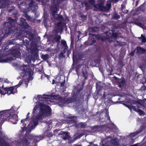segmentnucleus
<instances>
[{
    "label": "nucleus",
    "instance_id": "nucleus-51",
    "mask_svg": "<svg viewBox=\"0 0 146 146\" xmlns=\"http://www.w3.org/2000/svg\"><path fill=\"white\" fill-rule=\"evenodd\" d=\"M136 49H135L133 51H131L130 53V54L132 56H133L134 55V53L135 52Z\"/></svg>",
    "mask_w": 146,
    "mask_h": 146
},
{
    "label": "nucleus",
    "instance_id": "nucleus-26",
    "mask_svg": "<svg viewBox=\"0 0 146 146\" xmlns=\"http://www.w3.org/2000/svg\"><path fill=\"white\" fill-rule=\"evenodd\" d=\"M78 125L81 128H85L86 127V125L85 123L80 122L79 123Z\"/></svg>",
    "mask_w": 146,
    "mask_h": 146
},
{
    "label": "nucleus",
    "instance_id": "nucleus-32",
    "mask_svg": "<svg viewBox=\"0 0 146 146\" xmlns=\"http://www.w3.org/2000/svg\"><path fill=\"white\" fill-rule=\"evenodd\" d=\"M118 36V34L115 33H113L111 36V38H116Z\"/></svg>",
    "mask_w": 146,
    "mask_h": 146
},
{
    "label": "nucleus",
    "instance_id": "nucleus-53",
    "mask_svg": "<svg viewBox=\"0 0 146 146\" xmlns=\"http://www.w3.org/2000/svg\"><path fill=\"white\" fill-rule=\"evenodd\" d=\"M94 62L96 64H99L100 63V61L98 59L95 60L94 61Z\"/></svg>",
    "mask_w": 146,
    "mask_h": 146
},
{
    "label": "nucleus",
    "instance_id": "nucleus-62",
    "mask_svg": "<svg viewBox=\"0 0 146 146\" xmlns=\"http://www.w3.org/2000/svg\"><path fill=\"white\" fill-rule=\"evenodd\" d=\"M37 48L35 47H34L33 48V49L32 50V51H36V50H37Z\"/></svg>",
    "mask_w": 146,
    "mask_h": 146
},
{
    "label": "nucleus",
    "instance_id": "nucleus-56",
    "mask_svg": "<svg viewBox=\"0 0 146 146\" xmlns=\"http://www.w3.org/2000/svg\"><path fill=\"white\" fill-rule=\"evenodd\" d=\"M116 139H112L110 141L111 143H113L115 142Z\"/></svg>",
    "mask_w": 146,
    "mask_h": 146
},
{
    "label": "nucleus",
    "instance_id": "nucleus-35",
    "mask_svg": "<svg viewBox=\"0 0 146 146\" xmlns=\"http://www.w3.org/2000/svg\"><path fill=\"white\" fill-rule=\"evenodd\" d=\"M141 39H142V43L146 42V38L142 34L141 35Z\"/></svg>",
    "mask_w": 146,
    "mask_h": 146
},
{
    "label": "nucleus",
    "instance_id": "nucleus-39",
    "mask_svg": "<svg viewBox=\"0 0 146 146\" xmlns=\"http://www.w3.org/2000/svg\"><path fill=\"white\" fill-rule=\"evenodd\" d=\"M100 82H98L96 83V88L97 89L99 88V89H100L101 88V86H100Z\"/></svg>",
    "mask_w": 146,
    "mask_h": 146
},
{
    "label": "nucleus",
    "instance_id": "nucleus-16",
    "mask_svg": "<svg viewBox=\"0 0 146 146\" xmlns=\"http://www.w3.org/2000/svg\"><path fill=\"white\" fill-rule=\"evenodd\" d=\"M30 114L29 113H28L27 115V118L25 119H22L21 121V123H23V127H21L22 128V130L24 131L25 129V128L26 127L25 126H26V124L25 123V122L26 121L27 119L29 117H28V115Z\"/></svg>",
    "mask_w": 146,
    "mask_h": 146
},
{
    "label": "nucleus",
    "instance_id": "nucleus-45",
    "mask_svg": "<svg viewBox=\"0 0 146 146\" xmlns=\"http://www.w3.org/2000/svg\"><path fill=\"white\" fill-rule=\"evenodd\" d=\"M9 45H11L14 44V41L12 40H10L9 41L8 43Z\"/></svg>",
    "mask_w": 146,
    "mask_h": 146
},
{
    "label": "nucleus",
    "instance_id": "nucleus-10",
    "mask_svg": "<svg viewBox=\"0 0 146 146\" xmlns=\"http://www.w3.org/2000/svg\"><path fill=\"white\" fill-rule=\"evenodd\" d=\"M34 2L33 0H31L30 3L29 4L28 9L29 11H32L33 12H36L38 8L37 5H34Z\"/></svg>",
    "mask_w": 146,
    "mask_h": 146
},
{
    "label": "nucleus",
    "instance_id": "nucleus-44",
    "mask_svg": "<svg viewBox=\"0 0 146 146\" xmlns=\"http://www.w3.org/2000/svg\"><path fill=\"white\" fill-rule=\"evenodd\" d=\"M132 109H133L134 111H135L136 112L137 110V109L136 108V106L133 105H132L131 107V110Z\"/></svg>",
    "mask_w": 146,
    "mask_h": 146
},
{
    "label": "nucleus",
    "instance_id": "nucleus-9",
    "mask_svg": "<svg viewBox=\"0 0 146 146\" xmlns=\"http://www.w3.org/2000/svg\"><path fill=\"white\" fill-rule=\"evenodd\" d=\"M59 5H58V3L56 2V0H51V5L50 6V9L52 12L53 15H55L57 13V11L58 10L57 9Z\"/></svg>",
    "mask_w": 146,
    "mask_h": 146
},
{
    "label": "nucleus",
    "instance_id": "nucleus-29",
    "mask_svg": "<svg viewBox=\"0 0 146 146\" xmlns=\"http://www.w3.org/2000/svg\"><path fill=\"white\" fill-rule=\"evenodd\" d=\"M126 4V2L125 1H124V2H123V3L121 5V10L122 11H123V10L124 9L126 8L125 5Z\"/></svg>",
    "mask_w": 146,
    "mask_h": 146
},
{
    "label": "nucleus",
    "instance_id": "nucleus-59",
    "mask_svg": "<svg viewBox=\"0 0 146 146\" xmlns=\"http://www.w3.org/2000/svg\"><path fill=\"white\" fill-rule=\"evenodd\" d=\"M47 136L48 137H51L53 136V135L51 133H50L47 134Z\"/></svg>",
    "mask_w": 146,
    "mask_h": 146
},
{
    "label": "nucleus",
    "instance_id": "nucleus-1",
    "mask_svg": "<svg viewBox=\"0 0 146 146\" xmlns=\"http://www.w3.org/2000/svg\"><path fill=\"white\" fill-rule=\"evenodd\" d=\"M8 20L9 22L5 24V27L3 31L5 33L4 36H7L10 33H13L16 36L17 39L22 40L23 44L26 46L29 44L31 39L28 38L27 39H25L26 37L23 35V32L29 27L26 19L23 18H21L20 24L17 27L16 20L11 17H9Z\"/></svg>",
    "mask_w": 146,
    "mask_h": 146
},
{
    "label": "nucleus",
    "instance_id": "nucleus-60",
    "mask_svg": "<svg viewBox=\"0 0 146 146\" xmlns=\"http://www.w3.org/2000/svg\"><path fill=\"white\" fill-rule=\"evenodd\" d=\"M125 80H122L120 82V83H121V84H124L125 83Z\"/></svg>",
    "mask_w": 146,
    "mask_h": 146
},
{
    "label": "nucleus",
    "instance_id": "nucleus-43",
    "mask_svg": "<svg viewBox=\"0 0 146 146\" xmlns=\"http://www.w3.org/2000/svg\"><path fill=\"white\" fill-rule=\"evenodd\" d=\"M84 135V134L83 133H81L79 134H78L77 135V136L76 137V139H79L81 137L83 136Z\"/></svg>",
    "mask_w": 146,
    "mask_h": 146
},
{
    "label": "nucleus",
    "instance_id": "nucleus-17",
    "mask_svg": "<svg viewBox=\"0 0 146 146\" xmlns=\"http://www.w3.org/2000/svg\"><path fill=\"white\" fill-rule=\"evenodd\" d=\"M82 76L84 77V80L86 81L88 79V73L86 70L84 71L83 70L82 71Z\"/></svg>",
    "mask_w": 146,
    "mask_h": 146
},
{
    "label": "nucleus",
    "instance_id": "nucleus-37",
    "mask_svg": "<svg viewBox=\"0 0 146 146\" xmlns=\"http://www.w3.org/2000/svg\"><path fill=\"white\" fill-rule=\"evenodd\" d=\"M63 23L61 21H60L59 22L57 23L56 26L58 27H60L62 26Z\"/></svg>",
    "mask_w": 146,
    "mask_h": 146
},
{
    "label": "nucleus",
    "instance_id": "nucleus-28",
    "mask_svg": "<svg viewBox=\"0 0 146 146\" xmlns=\"http://www.w3.org/2000/svg\"><path fill=\"white\" fill-rule=\"evenodd\" d=\"M145 5L144 4V3L141 5L139 7H137V9L139 11H143L144 8V7Z\"/></svg>",
    "mask_w": 146,
    "mask_h": 146
},
{
    "label": "nucleus",
    "instance_id": "nucleus-42",
    "mask_svg": "<svg viewBox=\"0 0 146 146\" xmlns=\"http://www.w3.org/2000/svg\"><path fill=\"white\" fill-rule=\"evenodd\" d=\"M88 2L90 3L91 5H95V0H88Z\"/></svg>",
    "mask_w": 146,
    "mask_h": 146
},
{
    "label": "nucleus",
    "instance_id": "nucleus-11",
    "mask_svg": "<svg viewBox=\"0 0 146 146\" xmlns=\"http://www.w3.org/2000/svg\"><path fill=\"white\" fill-rule=\"evenodd\" d=\"M144 129V127L143 126H141V127L139 130H137L136 132L131 133L130 134L129 136L132 139V141L131 142L132 143H133L134 142V139H133V138L141 132Z\"/></svg>",
    "mask_w": 146,
    "mask_h": 146
},
{
    "label": "nucleus",
    "instance_id": "nucleus-21",
    "mask_svg": "<svg viewBox=\"0 0 146 146\" xmlns=\"http://www.w3.org/2000/svg\"><path fill=\"white\" fill-rule=\"evenodd\" d=\"M120 18V15L116 12H115L113 15L112 18L114 19L117 20Z\"/></svg>",
    "mask_w": 146,
    "mask_h": 146
},
{
    "label": "nucleus",
    "instance_id": "nucleus-19",
    "mask_svg": "<svg viewBox=\"0 0 146 146\" xmlns=\"http://www.w3.org/2000/svg\"><path fill=\"white\" fill-rule=\"evenodd\" d=\"M61 38V37L60 35H57V36H55L53 38L52 42L53 43H55L57 42H59Z\"/></svg>",
    "mask_w": 146,
    "mask_h": 146
},
{
    "label": "nucleus",
    "instance_id": "nucleus-47",
    "mask_svg": "<svg viewBox=\"0 0 146 146\" xmlns=\"http://www.w3.org/2000/svg\"><path fill=\"white\" fill-rule=\"evenodd\" d=\"M64 0H56V2L58 3V5H59Z\"/></svg>",
    "mask_w": 146,
    "mask_h": 146
},
{
    "label": "nucleus",
    "instance_id": "nucleus-6",
    "mask_svg": "<svg viewBox=\"0 0 146 146\" xmlns=\"http://www.w3.org/2000/svg\"><path fill=\"white\" fill-rule=\"evenodd\" d=\"M105 2V0H98L97 3L94 5L93 10L104 12L108 11L111 7V5L110 3H107L105 6L104 5Z\"/></svg>",
    "mask_w": 146,
    "mask_h": 146
},
{
    "label": "nucleus",
    "instance_id": "nucleus-61",
    "mask_svg": "<svg viewBox=\"0 0 146 146\" xmlns=\"http://www.w3.org/2000/svg\"><path fill=\"white\" fill-rule=\"evenodd\" d=\"M123 13L125 14H127L128 12V11L127 10H126L125 11H122Z\"/></svg>",
    "mask_w": 146,
    "mask_h": 146
},
{
    "label": "nucleus",
    "instance_id": "nucleus-58",
    "mask_svg": "<svg viewBox=\"0 0 146 146\" xmlns=\"http://www.w3.org/2000/svg\"><path fill=\"white\" fill-rule=\"evenodd\" d=\"M88 35H89V36H90L93 37V36H95V34H92L90 33H89Z\"/></svg>",
    "mask_w": 146,
    "mask_h": 146
},
{
    "label": "nucleus",
    "instance_id": "nucleus-13",
    "mask_svg": "<svg viewBox=\"0 0 146 146\" xmlns=\"http://www.w3.org/2000/svg\"><path fill=\"white\" fill-rule=\"evenodd\" d=\"M68 133H69L68 131H61L59 133L58 135H62V138L64 140H66L70 137Z\"/></svg>",
    "mask_w": 146,
    "mask_h": 146
},
{
    "label": "nucleus",
    "instance_id": "nucleus-27",
    "mask_svg": "<svg viewBox=\"0 0 146 146\" xmlns=\"http://www.w3.org/2000/svg\"><path fill=\"white\" fill-rule=\"evenodd\" d=\"M28 138L30 140H33L34 141V140L36 139V136H34L31 135H29Z\"/></svg>",
    "mask_w": 146,
    "mask_h": 146
},
{
    "label": "nucleus",
    "instance_id": "nucleus-64",
    "mask_svg": "<svg viewBox=\"0 0 146 146\" xmlns=\"http://www.w3.org/2000/svg\"><path fill=\"white\" fill-rule=\"evenodd\" d=\"M129 146H138V145L137 144H135L134 145H130Z\"/></svg>",
    "mask_w": 146,
    "mask_h": 146
},
{
    "label": "nucleus",
    "instance_id": "nucleus-7",
    "mask_svg": "<svg viewBox=\"0 0 146 146\" xmlns=\"http://www.w3.org/2000/svg\"><path fill=\"white\" fill-rule=\"evenodd\" d=\"M23 80H21L19 81V83L17 85L13 86H11L9 87H6L4 88V85L3 84L1 88H3V89L5 91V94H3L2 92V94L4 95L6 94H7L8 95H10L11 94H14L15 93H17V88L20 86L23 83Z\"/></svg>",
    "mask_w": 146,
    "mask_h": 146
},
{
    "label": "nucleus",
    "instance_id": "nucleus-3",
    "mask_svg": "<svg viewBox=\"0 0 146 146\" xmlns=\"http://www.w3.org/2000/svg\"><path fill=\"white\" fill-rule=\"evenodd\" d=\"M83 88H80L78 89L76 92H74L72 97L67 98L66 96L61 97L59 95L54 96L56 97V99L58 101V105L61 107L64 106V104H68L72 103L79 102L81 99L83 98L84 96H82L81 92Z\"/></svg>",
    "mask_w": 146,
    "mask_h": 146
},
{
    "label": "nucleus",
    "instance_id": "nucleus-2",
    "mask_svg": "<svg viewBox=\"0 0 146 146\" xmlns=\"http://www.w3.org/2000/svg\"><path fill=\"white\" fill-rule=\"evenodd\" d=\"M40 110L37 115L34 118L33 122L34 125H37L38 121L42 120L45 117L48 116L51 114V109L50 106L40 103L34 108L33 113H35L38 108Z\"/></svg>",
    "mask_w": 146,
    "mask_h": 146
},
{
    "label": "nucleus",
    "instance_id": "nucleus-55",
    "mask_svg": "<svg viewBox=\"0 0 146 146\" xmlns=\"http://www.w3.org/2000/svg\"><path fill=\"white\" fill-rule=\"evenodd\" d=\"M54 31L56 33V34H57L59 32V29L58 28H56Z\"/></svg>",
    "mask_w": 146,
    "mask_h": 146
},
{
    "label": "nucleus",
    "instance_id": "nucleus-57",
    "mask_svg": "<svg viewBox=\"0 0 146 146\" xmlns=\"http://www.w3.org/2000/svg\"><path fill=\"white\" fill-rule=\"evenodd\" d=\"M105 92L104 93V94L103 95V96H102V99H106V95L105 94Z\"/></svg>",
    "mask_w": 146,
    "mask_h": 146
},
{
    "label": "nucleus",
    "instance_id": "nucleus-12",
    "mask_svg": "<svg viewBox=\"0 0 146 146\" xmlns=\"http://www.w3.org/2000/svg\"><path fill=\"white\" fill-rule=\"evenodd\" d=\"M18 142L23 146H30V143L29 142L28 140L26 138L20 139L19 140Z\"/></svg>",
    "mask_w": 146,
    "mask_h": 146
},
{
    "label": "nucleus",
    "instance_id": "nucleus-40",
    "mask_svg": "<svg viewBox=\"0 0 146 146\" xmlns=\"http://www.w3.org/2000/svg\"><path fill=\"white\" fill-rule=\"evenodd\" d=\"M76 117L75 116H72L71 114H69L67 116V118L68 119H73L76 118Z\"/></svg>",
    "mask_w": 146,
    "mask_h": 146
},
{
    "label": "nucleus",
    "instance_id": "nucleus-4",
    "mask_svg": "<svg viewBox=\"0 0 146 146\" xmlns=\"http://www.w3.org/2000/svg\"><path fill=\"white\" fill-rule=\"evenodd\" d=\"M15 106H12L11 109L2 111H0V137L3 136V132L1 129L2 125L4 123L5 121L8 120L14 124H16L18 121V116L16 114H14L15 110H14Z\"/></svg>",
    "mask_w": 146,
    "mask_h": 146
},
{
    "label": "nucleus",
    "instance_id": "nucleus-23",
    "mask_svg": "<svg viewBox=\"0 0 146 146\" xmlns=\"http://www.w3.org/2000/svg\"><path fill=\"white\" fill-rule=\"evenodd\" d=\"M61 41L62 46H63L64 47H65V48H67L68 46L67 45L66 42L65 40H61Z\"/></svg>",
    "mask_w": 146,
    "mask_h": 146
},
{
    "label": "nucleus",
    "instance_id": "nucleus-15",
    "mask_svg": "<svg viewBox=\"0 0 146 146\" xmlns=\"http://www.w3.org/2000/svg\"><path fill=\"white\" fill-rule=\"evenodd\" d=\"M0 137V146H9V144Z\"/></svg>",
    "mask_w": 146,
    "mask_h": 146
},
{
    "label": "nucleus",
    "instance_id": "nucleus-22",
    "mask_svg": "<svg viewBox=\"0 0 146 146\" xmlns=\"http://www.w3.org/2000/svg\"><path fill=\"white\" fill-rule=\"evenodd\" d=\"M37 97L38 98V99L40 101L44 100V99L46 100L48 99V98L46 97H44V96L43 95V96L41 95H38Z\"/></svg>",
    "mask_w": 146,
    "mask_h": 146
},
{
    "label": "nucleus",
    "instance_id": "nucleus-36",
    "mask_svg": "<svg viewBox=\"0 0 146 146\" xmlns=\"http://www.w3.org/2000/svg\"><path fill=\"white\" fill-rule=\"evenodd\" d=\"M23 16L25 17L27 20H30L31 19V17L28 15L27 14H25V15H23Z\"/></svg>",
    "mask_w": 146,
    "mask_h": 146
},
{
    "label": "nucleus",
    "instance_id": "nucleus-25",
    "mask_svg": "<svg viewBox=\"0 0 146 146\" xmlns=\"http://www.w3.org/2000/svg\"><path fill=\"white\" fill-rule=\"evenodd\" d=\"M80 68V65H77L75 67V70L76 72L77 75L78 76H79L80 75V72H79V71Z\"/></svg>",
    "mask_w": 146,
    "mask_h": 146
},
{
    "label": "nucleus",
    "instance_id": "nucleus-54",
    "mask_svg": "<svg viewBox=\"0 0 146 146\" xmlns=\"http://www.w3.org/2000/svg\"><path fill=\"white\" fill-rule=\"evenodd\" d=\"M92 43H95L96 42V40L94 38H91Z\"/></svg>",
    "mask_w": 146,
    "mask_h": 146
},
{
    "label": "nucleus",
    "instance_id": "nucleus-63",
    "mask_svg": "<svg viewBox=\"0 0 146 146\" xmlns=\"http://www.w3.org/2000/svg\"><path fill=\"white\" fill-rule=\"evenodd\" d=\"M25 85L26 86V87L27 88L28 86V82H25Z\"/></svg>",
    "mask_w": 146,
    "mask_h": 146
},
{
    "label": "nucleus",
    "instance_id": "nucleus-20",
    "mask_svg": "<svg viewBox=\"0 0 146 146\" xmlns=\"http://www.w3.org/2000/svg\"><path fill=\"white\" fill-rule=\"evenodd\" d=\"M133 23L141 27H142L143 25L141 22L137 20H135L133 22Z\"/></svg>",
    "mask_w": 146,
    "mask_h": 146
},
{
    "label": "nucleus",
    "instance_id": "nucleus-46",
    "mask_svg": "<svg viewBox=\"0 0 146 146\" xmlns=\"http://www.w3.org/2000/svg\"><path fill=\"white\" fill-rule=\"evenodd\" d=\"M125 106L128 108L130 110H131V107L132 105H127V104H124Z\"/></svg>",
    "mask_w": 146,
    "mask_h": 146
},
{
    "label": "nucleus",
    "instance_id": "nucleus-30",
    "mask_svg": "<svg viewBox=\"0 0 146 146\" xmlns=\"http://www.w3.org/2000/svg\"><path fill=\"white\" fill-rule=\"evenodd\" d=\"M48 55L47 54H46L45 55L42 54L41 56L42 58L44 60H46L48 58Z\"/></svg>",
    "mask_w": 146,
    "mask_h": 146
},
{
    "label": "nucleus",
    "instance_id": "nucleus-52",
    "mask_svg": "<svg viewBox=\"0 0 146 146\" xmlns=\"http://www.w3.org/2000/svg\"><path fill=\"white\" fill-rule=\"evenodd\" d=\"M59 56L61 58L65 57V56L64 55V52H61L59 54Z\"/></svg>",
    "mask_w": 146,
    "mask_h": 146
},
{
    "label": "nucleus",
    "instance_id": "nucleus-34",
    "mask_svg": "<svg viewBox=\"0 0 146 146\" xmlns=\"http://www.w3.org/2000/svg\"><path fill=\"white\" fill-rule=\"evenodd\" d=\"M136 112H137L140 115L144 114V112L141 110L139 109H137Z\"/></svg>",
    "mask_w": 146,
    "mask_h": 146
},
{
    "label": "nucleus",
    "instance_id": "nucleus-50",
    "mask_svg": "<svg viewBox=\"0 0 146 146\" xmlns=\"http://www.w3.org/2000/svg\"><path fill=\"white\" fill-rule=\"evenodd\" d=\"M90 29L92 32L94 33L95 32V28L93 27H91L90 28Z\"/></svg>",
    "mask_w": 146,
    "mask_h": 146
},
{
    "label": "nucleus",
    "instance_id": "nucleus-48",
    "mask_svg": "<svg viewBox=\"0 0 146 146\" xmlns=\"http://www.w3.org/2000/svg\"><path fill=\"white\" fill-rule=\"evenodd\" d=\"M65 83V80L64 79V81L62 82H61L60 83L61 86H64Z\"/></svg>",
    "mask_w": 146,
    "mask_h": 146
},
{
    "label": "nucleus",
    "instance_id": "nucleus-38",
    "mask_svg": "<svg viewBox=\"0 0 146 146\" xmlns=\"http://www.w3.org/2000/svg\"><path fill=\"white\" fill-rule=\"evenodd\" d=\"M63 19V17L62 15L58 16L56 17V19L58 21H61V20Z\"/></svg>",
    "mask_w": 146,
    "mask_h": 146
},
{
    "label": "nucleus",
    "instance_id": "nucleus-49",
    "mask_svg": "<svg viewBox=\"0 0 146 146\" xmlns=\"http://www.w3.org/2000/svg\"><path fill=\"white\" fill-rule=\"evenodd\" d=\"M36 1L38 2H41L42 4V5H44V0H36Z\"/></svg>",
    "mask_w": 146,
    "mask_h": 146
},
{
    "label": "nucleus",
    "instance_id": "nucleus-41",
    "mask_svg": "<svg viewBox=\"0 0 146 146\" xmlns=\"http://www.w3.org/2000/svg\"><path fill=\"white\" fill-rule=\"evenodd\" d=\"M109 2L108 3V1L107 3H110L111 4V2H113L114 3H116L118 2L119 0H109Z\"/></svg>",
    "mask_w": 146,
    "mask_h": 146
},
{
    "label": "nucleus",
    "instance_id": "nucleus-24",
    "mask_svg": "<svg viewBox=\"0 0 146 146\" xmlns=\"http://www.w3.org/2000/svg\"><path fill=\"white\" fill-rule=\"evenodd\" d=\"M85 53L84 52H83L79 54L78 57L79 59H81L83 58H85L86 55Z\"/></svg>",
    "mask_w": 146,
    "mask_h": 146
},
{
    "label": "nucleus",
    "instance_id": "nucleus-5",
    "mask_svg": "<svg viewBox=\"0 0 146 146\" xmlns=\"http://www.w3.org/2000/svg\"><path fill=\"white\" fill-rule=\"evenodd\" d=\"M12 57H7L5 59H2L1 54H0V62H11L13 60H15L17 58H19L21 55L20 50L19 48L14 47L11 50L10 53Z\"/></svg>",
    "mask_w": 146,
    "mask_h": 146
},
{
    "label": "nucleus",
    "instance_id": "nucleus-33",
    "mask_svg": "<svg viewBox=\"0 0 146 146\" xmlns=\"http://www.w3.org/2000/svg\"><path fill=\"white\" fill-rule=\"evenodd\" d=\"M83 3L84 4L85 6L88 9H89L90 8V5L87 1H85L83 2Z\"/></svg>",
    "mask_w": 146,
    "mask_h": 146
},
{
    "label": "nucleus",
    "instance_id": "nucleus-31",
    "mask_svg": "<svg viewBox=\"0 0 146 146\" xmlns=\"http://www.w3.org/2000/svg\"><path fill=\"white\" fill-rule=\"evenodd\" d=\"M42 136H36V139L34 140V141H35L36 142H38L39 141L42 139L43 138Z\"/></svg>",
    "mask_w": 146,
    "mask_h": 146
},
{
    "label": "nucleus",
    "instance_id": "nucleus-18",
    "mask_svg": "<svg viewBox=\"0 0 146 146\" xmlns=\"http://www.w3.org/2000/svg\"><path fill=\"white\" fill-rule=\"evenodd\" d=\"M144 100H146V99L144 98V99L141 100V99H138L136 100L135 103L138 104L141 106H143L144 104Z\"/></svg>",
    "mask_w": 146,
    "mask_h": 146
},
{
    "label": "nucleus",
    "instance_id": "nucleus-8",
    "mask_svg": "<svg viewBox=\"0 0 146 146\" xmlns=\"http://www.w3.org/2000/svg\"><path fill=\"white\" fill-rule=\"evenodd\" d=\"M21 70L22 72L21 73V75L22 77H24L28 76L29 80L33 79V73L29 66L27 65H23L21 67Z\"/></svg>",
    "mask_w": 146,
    "mask_h": 146
},
{
    "label": "nucleus",
    "instance_id": "nucleus-14",
    "mask_svg": "<svg viewBox=\"0 0 146 146\" xmlns=\"http://www.w3.org/2000/svg\"><path fill=\"white\" fill-rule=\"evenodd\" d=\"M135 49L137 50V54H143L146 52L145 49L139 46H137Z\"/></svg>",
    "mask_w": 146,
    "mask_h": 146
}]
</instances>
